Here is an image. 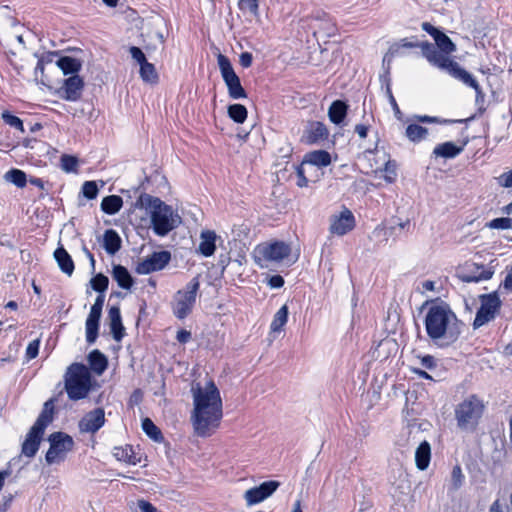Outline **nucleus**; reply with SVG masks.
I'll return each mask as SVG.
<instances>
[{
	"label": "nucleus",
	"instance_id": "1",
	"mask_svg": "<svg viewBox=\"0 0 512 512\" xmlns=\"http://www.w3.org/2000/svg\"><path fill=\"white\" fill-rule=\"evenodd\" d=\"M191 392L194 404L191 421L194 431L198 436H209L218 427L223 415L220 391L213 381H209L203 387L200 384L193 385Z\"/></svg>",
	"mask_w": 512,
	"mask_h": 512
},
{
	"label": "nucleus",
	"instance_id": "2",
	"mask_svg": "<svg viewBox=\"0 0 512 512\" xmlns=\"http://www.w3.org/2000/svg\"><path fill=\"white\" fill-rule=\"evenodd\" d=\"M424 324L428 337L440 348L452 345L461 334L462 323L444 302H434L429 306Z\"/></svg>",
	"mask_w": 512,
	"mask_h": 512
},
{
	"label": "nucleus",
	"instance_id": "3",
	"mask_svg": "<svg viewBox=\"0 0 512 512\" xmlns=\"http://www.w3.org/2000/svg\"><path fill=\"white\" fill-rule=\"evenodd\" d=\"M137 206L148 211L152 229L158 236H166L181 223V217L174 212L172 207L157 197L142 194L137 201Z\"/></svg>",
	"mask_w": 512,
	"mask_h": 512
},
{
	"label": "nucleus",
	"instance_id": "4",
	"mask_svg": "<svg viewBox=\"0 0 512 512\" xmlns=\"http://www.w3.org/2000/svg\"><path fill=\"white\" fill-rule=\"evenodd\" d=\"M91 374L87 366L73 363L65 375V389L71 400L85 398L91 390Z\"/></svg>",
	"mask_w": 512,
	"mask_h": 512
},
{
	"label": "nucleus",
	"instance_id": "5",
	"mask_svg": "<svg viewBox=\"0 0 512 512\" xmlns=\"http://www.w3.org/2000/svg\"><path fill=\"white\" fill-rule=\"evenodd\" d=\"M483 411V402L476 395H470L455 408V418L458 427L462 430L475 428Z\"/></svg>",
	"mask_w": 512,
	"mask_h": 512
},
{
	"label": "nucleus",
	"instance_id": "6",
	"mask_svg": "<svg viewBox=\"0 0 512 512\" xmlns=\"http://www.w3.org/2000/svg\"><path fill=\"white\" fill-rule=\"evenodd\" d=\"M291 253V247L282 241L258 245L254 251V258L261 268H268L269 263H279Z\"/></svg>",
	"mask_w": 512,
	"mask_h": 512
},
{
	"label": "nucleus",
	"instance_id": "7",
	"mask_svg": "<svg viewBox=\"0 0 512 512\" xmlns=\"http://www.w3.org/2000/svg\"><path fill=\"white\" fill-rule=\"evenodd\" d=\"M199 280L194 277L183 290H179L173 299V313L178 319L186 318L192 311L199 290Z\"/></svg>",
	"mask_w": 512,
	"mask_h": 512
},
{
	"label": "nucleus",
	"instance_id": "8",
	"mask_svg": "<svg viewBox=\"0 0 512 512\" xmlns=\"http://www.w3.org/2000/svg\"><path fill=\"white\" fill-rule=\"evenodd\" d=\"M48 440L50 447L46 453L45 460L50 465L63 462L74 446L73 438L63 432L52 433Z\"/></svg>",
	"mask_w": 512,
	"mask_h": 512
},
{
	"label": "nucleus",
	"instance_id": "9",
	"mask_svg": "<svg viewBox=\"0 0 512 512\" xmlns=\"http://www.w3.org/2000/svg\"><path fill=\"white\" fill-rule=\"evenodd\" d=\"M217 62L222 78L228 88L229 96L233 99L245 98L246 92L242 87L240 79L235 73L230 60L226 56L219 54Z\"/></svg>",
	"mask_w": 512,
	"mask_h": 512
},
{
	"label": "nucleus",
	"instance_id": "10",
	"mask_svg": "<svg viewBox=\"0 0 512 512\" xmlns=\"http://www.w3.org/2000/svg\"><path fill=\"white\" fill-rule=\"evenodd\" d=\"M479 299L481 305L473 322L474 329H477L494 320L501 307V301L495 292L480 295Z\"/></svg>",
	"mask_w": 512,
	"mask_h": 512
},
{
	"label": "nucleus",
	"instance_id": "11",
	"mask_svg": "<svg viewBox=\"0 0 512 512\" xmlns=\"http://www.w3.org/2000/svg\"><path fill=\"white\" fill-rule=\"evenodd\" d=\"M309 27L317 39L332 37L337 32L335 22L324 12H317L311 16Z\"/></svg>",
	"mask_w": 512,
	"mask_h": 512
},
{
	"label": "nucleus",
	"instance_id": "12",
	"mask_svg": "<svg viewBox=\"0 0 512 512\" xmlns=\"http://www.w3.org/2000/svg\"><path fill=\"white\" fill-rule=\"evenodd\" d=\"M170 260L171 254L169 251L154 252L138 263L136 271L139 274H150L162 270Z\"/></svg>",
	"mask_w": 512,
	"mask_h": 512
},
{
	"label": "nucleus",
	"instance_id": "13",
	"mask_svg": "<svg viewBox=\"0 0 512 512\" xmlns=\"http://www.w3.org/2000/svg\"><path fill=\"white\" fill-rule=\"evenodd\" d=\"M280 486V482L275 480L265 481L257 487L245 491L244 499L248 506L258 504L269 498Z\"/></svg>",
	"mask_w": 512,
	"mask_h": 512
},
{
	"label": "nucleus",
	"instance_id": "14",
	"mask_svg": "<svg viewBox=\"0 0 512 512\" xmlns=\"http://www.w3.org/2000/svg\"><path fill=\"white\" fill-rule=\"evenodd\" d=\"M419 46L421 47L423 56L429 61V63L438 67L439 69L448 72L455 62L432 43L424 42Z\"/></svg>",
	"mask_w": 512,
	"mask_h": 512
},
{
	"label": "nucleus",
	"instance_id": "15",
	"mask_svg": "<svg viewBox=\"0 0 512 512\" xmlns=\"http://www.w3.org/2000/svg\"><path fill=\"white\" fill-rule=\"evenodd\" d=\"M354 227L355 217L348 209H344L339 214L331 216L329 230L332 234L343 236L353 230Z\"/></svg>",
	"mask_w": 512,
	"mask_h": 512
},
{
	"label": "nucleus",
	"instance_id": "16",
	"mask_svg": "<svg viewBox=\"0 0 512 512\" xmlns=\"http://www.w3.org/2000/svg\"><path fill=\"white\" fill-rule=\"evenodd\" d=\"M104 424L105 412L102 408H96L79 421V430L82 433H96Z\"/></svg>",
	"mask_w": 512,
	"mask_h": 512
},
{
	"label": "nucleus",
	"instance_id": "17",
	"mask_svg": "<svg viewBox=\"0 0 512 512\" xmlns=\"http://www.w3.org/2000/svg\"><path fill=\"white\" fill-rule=\"evenodd\" d=\"M448 73L455 79L463 82L465 85H467L475 90L477 103L480 100H483L484 93L482 92L477 80L473 77L472 74H470L468 71H466L464 68H462L457 62L453 63V65L449 69Z\"/></svg>",
	"mask_w": 512,
	"mask_h": 512
},
{
	"label": "nucleus",
	"instance_id": "18",
	"mask_svg": "<svg viewBox=\"0 0 512 512\" xmlns=\"http://www.w3.org/2000/svg\"><path fill=\"white\" fill-rule=\"evenodd\" d=\"M448 73L455 79L463 82L465 85H467L475 90L477 103L480 100H483L484 93L482 92L477 80L473 77L472 74H470L468 71H466L464 68H462L457 62L453 63V65L449 69Z\"/></svg>",
	"mask_w": 512,
	"mask_h": 512
},
{
	"label": "nucleus",
	"instance_id": "19",
	"mask_svg": "<svg viewBox=\"0 0 512 512\" xmlns=\"http://www.w3.org/2000/svg\"><path fill=\"white\" fill-rule=\"evenodd\" d=\"M84 82L78 75H72L64 81L63 86L59 90L61 98L67 101H77L80 99Z\"/></svg>",
	"mask_w": 512,
	"mask_h": 512
},
{
	"label": "nucleus",
	"instance_id": "20",
	"mask_svg": "<svg viewBox=\"0 0 512 512\" xmlns=\"http://www.w3.org/2000/svg\"><path fill=\"white\" fill-rule=\"evenodd\" d=\"M43 434V432L31 427L22 444V455L28 458L34 457L39 449Z\"/></svg>",
	"mask_w": 512,
	"mask_h": 512
},
{
	"label": "nucleus",
	"instance_id": "21",
	"mask_svg": "<svg viewBox=\"0 0 512 512\" xmlns=\"http://www.w3.org/2000/svg\"><path fill=\"white\" fill-rule=\"evenodd\" d=\"M101 315L102 310L91 307L85 323L86 340L89 344H93L98 337L99 321Z\"/></svg>",
	"mask_w": 512,
	"mask_h": 512
},
{
	"label": "nucleus",
	"instance_id": "22",
	"mask_svg": "<svg viewBox=\"0 0 512 512\" xmlns=\"http://www.w3.org/2000/svg\"><path fill=\"white\" fill-rule=\"evenodd\" d=\"M469 268L470 269L468 272H463V273L459 274V278L463 282L470 283V282H479L482 280H488L493 275V272L488 269H485L484 266H479L477 264H471L469 266Z\"/></svg>",
	"mask_w": 512,
	"mask_h": 512
},
{
	"label": "nucleus",
	"instance_id": "23",
	"mask_svg": "<svg viewBox=\"0 0 512 512\" xmlns=\"http://www.w3.org/2000/svg\"><path fill=\"white\" fill-rule=\"evenodd\" d=\"M218 236L214 231L205 230L200 234V243L198 246V251L205 257H210L214 254L216 249V240Z\"/></svg>",
	"mask_w": 512,
	"mask_h": 512
},
{
	"label": "nucleus",
	"instance_id": "24",
	"mask_svg": "<svg viewBox=\"0 0 512 512\" xmlns=\"http://www.w3.org/2000/svg\"><path fill=\"white\" fill-rule=\"evenodd\" d=\"M108 319L113 338L116 341H120L124 337V326L122 324L120 309L116 306L110 307Z\"/></svg>",
	"mask_w": 512,
	"mask_h": 512
},
{
	"label": "nucleus",
	"instance_id": "25",
	"mask_svg": "<svg viewBox=\"0 0 512 512\" xmlns=\"http://www.w3.org/2000/svg\"><path fill=\"white\" fill-rule=\"evenodd\" d=\"M303 162L310 169L314 166L318 168L327 167L331 163V156L325 150H316L305 155Z\"/></svg>",
	"mask_w": 512,
	"mask_h": 512
},
{
	"label": "nucleus",
	"instance_id": "26",
	"mask_svg": "<svg viewBox=\"0 0 512 512\" xmlns=\"http://www.w3.org/2000/svg\"><path fill=\"white\" fill-rule=\"evenodd\" d=\"M328 136L326 126L321 122H311L305 132L304 137L307 143L314 144Z\"/></svg>",
	"mask_w": 512,
	"mask_h": 512
},
{
	"label": "nucleus",
	"instance_id": "27",
	"mask_svg": "<svg viewBox=\"0 0 512 512\" xmlns=\"http://www.w3.org/2000/svg\"><path fill=\"white\" fill-rule=\"evenodd\" d=\"M54 258L61 269L67 275H72L74 271V262L71 256L63 247H58L54 252Z\"/></svg>",
	"mask_w": 512,
	"mask_h": 512
},
{
	"label": "nucleus",
	"instance_id": "28",
	"mask_svg": "<svg viewBox=\"0 0 512 512\" xmlns=\"http://www.w3.org/2000/svg\"><path fill=\"white\" fill-rule=\"evenodd\" d=\"M431 447L427 441H423L415 451V463L418 469L425 470L430 463Z\"/></svg>",
	"mask_w": 512,
	"mask_h": 512
},
{
	"label": "nucleus",
	"instance_id": "29",
	"mask_svg": "<svg viewBox=\"0 0 512 512\" xmlns=\"http://www.w3.org/2000/svg\"><path fill=\"white\" fill-rule=\"evenodd\" d=\"M103 246L108 254L114 255L121 248L119 234L113 229L106 230L103 237Z\"/></svg>",
	"mask_w": 512,
	"mask_h": 512
},
{
	"label": "nucleus",
	"instance_id": "30",
	"mask_svg": "<svg viewBox=\"0 0 512 512\" xmlns=\"http://www.w3.org/2000/svg\"><path fill=\"white\" fill-rule=\"evenodd\" d=\"M463 150V147L457 146L453 142H445L442 144H438L434 150L433 154L436 157H442V158H454L457 155H459Z\"/></svg>",
	"mask_w": 512,
	"mask_h": 512
},
{
	"label": "nucleus",
	"instance_id": "31",
	"mask_svg": "<svg viewBox=\"0 0 512 512\" xmlns=\"http://www.w3.org/2000/svg\"><path fill=\"white\" fill-rule=\"evenodd\" d=\"M348 106L341 100L334 101L328 110V116L332 123L340 124L346 117Z\"/></svg>",
	"mask_w": 512,
	"mask_h": 512
},
{
	"label": "nucleus",
	"instance_id": "32",
	"mask_svg": "<svg viewBox=\"0 0 512 512\" xmlns=\"http://www.w3.org/2000/svg\"><path fill=\"white\" fill-rule=\"evenodd\" d=\"M112 277L123 289H130L133 285V279L129 271L122 265L113 267Z\"/></svg>",
	"mask_w": 512,
	"mask_h": 512
},
{
	"label": "nucleus",
	"instance_id": "33",
	"mask_svg": "<svg viewBox=\"0 0 512 512\" xmlns=\"http://www.w3.org/2000/svg\"><path fill=\"white\" fill-rule=\"evenodd\" d=\"M52 413H53V401L49 400L45 402L44 409L37 418L36 422L32 426V428L41 431L44 433L47 425L52 421Z\"/></svg>",
	"mask_w": 512,
	"mask_h": 512
},
{
	"label": "nucleus",
	"instance_id": "34",
	"mask_svg": "<svg viewBox=\"0 0 512 512\" xmlns=\"http://www.w3.org/2000/svg\"><path fill=\"white\" fill-rule=\"evenodd\" d=\"M123 206V200L118 195H109L102 199L101 209L104 213L114 215L118 213Z\"/></svg>",
	"mask_w": 512,
	"mask_h": 512
},
{
	"label": "nucleus",
	"instance_id": "35",
	"mask_svg": "<svg viewBox=\"0 0 512 512\" xmlns=\"http://www.w3.org/2000/svg\"><path fill=\"white\" fill-rule=\"evenodd\" d=\"M91 369L98 375L102 374L107 368V358L99 350H93L88 356Z\"/></svg>",
	"mask_w": 512,
	"mask_h": 512
},
{
	"label": "nucleus",
	"instance_id": "36",
	"mask_svg": "<svg viewBox=\"0 0 512 512\" xmlns=\"http://www.w3.org/2000/svg\"><path fill=\"white\" fill-rule=\"evenodd\" d=\"M57 66L63 71L65 75H77L76 73L80 70L81 63L73 57L64 56L57 61Z\"/></svg>",
	"mask_w": 512,
	"mask_h": 512
},
{
	"label": "nucleus",
	"instance_id": "37",
	"mask_svg": "<svg viewBox=\"0 0 512 512\" xmlns=\"http://www.w3.org/2000/svg\"><path fill=\"white\" fill-rule=\"evenodd\" d=\"M288 320V307L287 305H283L274 315L273 320L270 325V329L272 332H280L282 331L284 325Z\"/></svg>",
	"mask_w": 512,
	"mask_h": 512
},
{
	"label": "nucleus",
	"instance_id": "38",
	"mask_svg": "<svg viewBox=\"0 0 512 512\" xmlns=\"http://www.w3.org/2000/svg\"><path fill=\"white\" fill-rule=\"evenodd\" d=\"M405 134L410 141L419 142L427 137L428 130L418 124H409Z\"/></svg>",
	"mask_w": 512,
	"mask_h": 512
},
{
	"label": "nucleus",
	"instance_id": "39",
	"mask_svg": "<svg viewBox=\"0 0 512 512\" xmlns=\"http://www.w3.org/2000/svg\"><path fill=\"white\" fill-rule=\"evenodd\" d=\"M114 457L119 460L130 464H136L137 459L134 456L132 446L115 447L113 449Z\"/></svg>",
	"mask_w": 512,
	"mask_h": 512
},
{
	"label": "nucleus",
	"instance_id": "40",
	"mask_svg": "<svg viewBox=\"0 0 512 512\" xmlns=\"http://www.w3.org/2000/svg\"><path fill=\"white\" fill-rule=\"evenodd\" d=\"M4 178L6 181L13 183L18 188L25 187L27 183V176L25 172L19 169L9 170L8 172H6Z\"/></svg>",
	"mask_w": 512,
	"mask_h": 512
},
{
	"label": "nucleus",
	"instance_id": "41",
	"mask_svg": "<svg viewBox=\"0 0 512 512\" xmlns=\"http://www.w3.org/2000/svg\"><path fill=\"white\" fill-rule=\"evenodd\" d=\"M140 77L147 83H156L158 81L156 69L154 65L148 61L140 65Z\"/></svg>",
	"mask_w": 512,
	"mask_h": 512
},
{
	"label": "nucleus",
	"instance_id": "42",
	"mask_svg": "<svg viewBox=\"0 0 512 512\" xmlns=\"http://www.w3.org/2000/svg\"><path fill=\"white\" fill-rule=\"evenodd\" d=\"M143 431L154 441L161 442L163 439L160 429L153 423L149 418H145L142 421Z\"/></svg>",
	"mask_w": 512,
	"mask_h": 512
},
{
	"label": "nucleus",
	"instance_id": "43",
	"mask_svg": "<svg viewBox=\"0 0 512 512\" xmlns=\"http://www.w3.org/2000/svg\"><path fill=\"white\" fill-rule=\"evenodd\" d=\"M436 47L440 49L443 53L449 55L456 50L455 44L451 41V39L441 32L435 39Z\"/></svg>",
	"mask_w": 512,
	"mask_h": 512
},
{
	"label": "nucleus",
	"instance_id": "44",
	"mask_svg": "<svg viewBox=\"0 0 512 512\" xmlns=\"http://www.w3.org/2000/svg\"><path fill=\"white\" fill-rule=\"evenodd\" d=\"M229 117L237 123H243L247 118V109L242 104H232L228 107Z\"/></svg>",
	"mask_w": 512,
	"mask_h": 512
},
{
	"label": "nucleus",
	"instance_id": "45",
	"mask_svg": "<svg viewBox=\"0 0 512 512\" xmlns=\"http://www.w3.org/2000/svg\"><path fill=\"white\" fill-rule=\"evenodd\" d=\"M1 118L10 127L19 130L21 133L25 132L23 121L19 117L12 115L9 111H3Z\"/></svg>",
	"mask_w": 512,
	"mask_h": 512
},
{
	"label": "nucleus",
	"instance_id": "46",
	"mask_svg": "<svg viewBox=\"0 0 512 512\" xmlns=\"http://www.w3.org/2000/svg\"><path fill=\"white\" fill-rule=\"evenodd\" d=\"M90 284L95 291L103 293L108 288L109 279L104 274L99 273L90 280Z\"/></svg>",
	"mask_w": 512,
	"mask_h": 512
},
{
	"label": "nucleus",
	"instance_id": "47",
	"mask_svg": "<svg viewBox=\"0 0 512 512\" xmlns=\"http://www.w3.org/2000/svg\"><path fill=\"white\" fill-rule=\"evenodd\" d=\"M82 193L87 199H95L98 195V187L95 181H86L82 185Z\"/></svg>",
	"mask_w": 512,
	"mask_h": 512
},
{
	"label": "nucleus",
	"instance_id": "48",
	"mask_svg": "<svg viewBox=\"0 0 512 512\" xmlns=\"http://www.w3.org/2000/svg\"><path fill=\"white\" fill-rule=\"evenodd\" d=\"M78 166V161L75 157L70 155H63L61 157V168L65 172H74Z\"/></svg>",
	"mask_w": 512,
	"mask_h": 512
},
{
	"label": "nucleus",
	"instance_id": "49",
	"mask_svg": "<svg viewBox=\"0 0 512 512\" xmlns=\"http://www.w3.org/2000/svg\"><path fill=\"white\" fill-rule=\"evenodd\" d=\"M493 229H510L512 228V219L509 217L496 218L488 224Z\"/></svg>",
	"mask_w": 512,
	"mask_h": 512
},
{
	"label": "nucleus",
	"instance_id": "50",
	"mask_svg": "<svg viewBox=\"0 0 512 512\" xmlns=\"http://www.w3.org/2000/svg\"><path fill=\"white\" fill-rule=\"evenodd\" d=\"M239 8L242 11H247L252 15H257L258 12V0H240Z\"/></svg>",
	"mask_w": 512,
	"mask_h": 512
},
{
	"label": "nucleus",
	"instance_id": "51",
	"mask_svg": "<svg viewBox=\"0 0 512 512\" xmlns=\"http://www.w3.org/2000/svg\"><path fill=\"white\" fill-rule=\"evenodd\" d=\"M310 169L304 162L301 163L300 166L297 167V185L299 187H306L308 185V178L306 177V173Z\"/></svg>",
	"mask_w": 512,
	"mask_h": 512
},
{
	"label": "nucleus",
	"instance_id": "52",
	"mask_svg": "<svg viewBox=\"0 0 512 512\" xmlns=\"http://www.w3.org/2000/svg\"><path fill=\"white\" fill-rule=\"evenodd\" d=\"M131 57L139 64L142 65L143 63L147 62V59L143 53V51L136 46H132L129 49Z\"/></svg>",
	"mask_w": 512,
	"mask_h": 512
},
{
	"label": "nucleus",
	"instance_id": "53",
	"mask_svg": "<svg viewBox=\"0 0 512 512\" xmlns=\"http://www.w3.org/2000/svg\"><path fill=\"white\" fill-rule=\"evenodd\" d=\"M39 344V340H34L28 344L26 349V355L29 359H33L38 355Z\"/></svg>",
	"mask_w": 512,
	"mask_h": 512
},
{
	"label": "nucleus",
	"instance_id": "54",
	"mask_svg": "<svg viewBox=\"0 0 512 512\" xmlns=\"http://www.w3.org/2000/svg\"><path fill=\"white\" fill-rule=\"evenodd\" d=\"M386 94H387L388 99H389V102H390V104H391V106H392V108H393V111H394V113H395V116H396L397 118H400V116H401V111H400V109H399V106H398V104H397V102H396V100H395V98H394L393 94H392V91H391L390 85H387V87H386Z\"/></svg>",
	"mask_w": 512,
	"mask_h": 512
},
{
	"label": "nucleus",
	"instance_id": "55",
	"mask_svg": "<svg viewBox=\"0 0 512 512\" xmlns=\"http://www.w3.org/2000/svg\"><path fill=\"white\" fill-rule=\"evenodd\" d=\"M499 184L504 187H512V172L508 171L503 173L498 178Z\"/></svg>",
	"mask_w": 512,
	"mask_h": 512
},
{
	"label": "nucleus",
	"instance_id": "56",
	"mask_svg": "<svg viewBox=\"0 0 512 512\" xmlns=\"http://www.w3.org/2000/svg\"><path fill=\"white\" fill-rule=\"evenodd\" d=\"M268 285L271 288H281L284 285V279L280 275H274L269 278Z\"/></svg>",
	"mask_w": 512,
	"mask_h": 512
},
{
	"label": "nucleus",
	"instance_id": "57",
	"mask_svg": "<svg viewBox=\"0 0 512 512\" xmlns=\"http://www.w3.org/2000/svg\"><path fill=\"white\" fill-rule=\"evenodd\" d=\"M138 507L141 512H157V509L148 501L139 500Z\"/></svg>",
	"mask_w": 512,
	"mask_h": 512
},
{
	"label": "nucleus",
	"instance_id": "58",
	"mask_svg": "<svg viewBox=\"0 0 512 512\" xmlns=\"http://www.w3.org/2000/svg\"><path fill=\"white\" fill-rule=\"evenodd\" d=\"M399 51V47L398 46H392L389 51L385 54V56L383 57V63H387V65H390V63L392 62L394 56L396 53H398Z\"/></svg>",
	"mask_w": 512,
	"mask_h": 512
},
{
	"label": "nucleus",
	"instance_id": "59",
	"mask_svg": "<svg viewBox=\"0 0 512 512\" xmlns=\"http://www.w3.org/2000/svg\"><path fill=\"white\" fill-rule=\"evenodd\" d=\"M421 364L427 369H433L436 366L435 359L433 356L426 355L421 358Z\"/></svg>",
	"mask_w": 512,
	"mask_h": 512
},
{
	"label": "nucleus",
	"instance_id": "60",
	"mask_svg": "<svg viewBox=\"0 0 512 512\" xmlns=\"http://www.w3.org/2000/svg\"><path fill=\"white\" fill-rule=\"evenodd\" d=\"M503 287L507 291L512 292V266L507 270V274L503 282Z\"/></svg>",
	"mask_w": 512,
	"mask_h": 512
},
{
	"label": "nucleus",
	"instance_id": "61",
	"mask_svg": "<svg viewBox=\"0 0 512 512\" xmlns=\"http://www.w3.org/2000/svg\"><path fill=\"white\" fill-rule=\"evenodd\" d=\"M191 338V333L187 330H179L176 335V339L180 343H187Z\"/></svg>",
	"mask_w": 512,
	"mask_h": 512
},
{
	"label": "nucleus",
	"instance_id": "62",
	"mask_svg": "<svg viewBox=\"0 0 512 512\" xmlns=\"http://www.w3.org/2000/svg\"><path fill=\"white\" fill-rule=\"evenodd\" d=\"M240 64L247 68L249 66H251L252 64V55L248 52H245V53H242L240 55Z\"/></svg>",
	"mask_w": 512,
	"mask_h": 512
},
{
	"label": "nucleus",
	"instance_id": "63",
	"mask_svg": "<svg viewBox=\"0 0 512 512\" xmlns=\"http://www.w3.org/2000/svg\"><path fill=\"white\" fill-rule=\"evenodd\" d=\"M355 132L358 134L360 138L364 139L367 137L368 126L364 124H358L355 126Z\"/></svg>",
	"mask_w": 512,
	"mask_h": 512
},
{
	"label": "nucleus",
	"instance_id": "64",
	"mask_svg": "<svg viewBox=\"0 0 512 512\" xmlns=\"http://www.w3.org/2000/svg\"><path fill=\"white\" fill-rule=\"evenodd\" d=\"M452 477L457 485L461 483V479L463 478V475L461 472V468L459 466H456L453 468Z\"/></svg>",
	"mask_w": 512,
	"mask_h": 512
}]
</instances>
